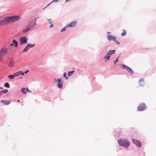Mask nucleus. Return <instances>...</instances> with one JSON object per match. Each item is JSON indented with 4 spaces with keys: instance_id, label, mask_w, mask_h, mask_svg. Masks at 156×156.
<instances>
[{
    "instance_id": "obj_1",
    "label": "nucleus",
    "mask_w": 156,
    "mask_h": 156,
    "mask_svg": "<svg viewBox=\"0 0 156 156\" xmlns=\"http://www.w3.org/2000/svg\"><path fill=\"white\" fill-rule=\"evenodd\" d=\"M20 19V16H17L5 17L3 20L4 22V24L6 25L10 23H13L18 21Z\"/></svg>"
},
{
    "instance_id": "obj_2",
    "label": "nucleus",
    "mask_w": 156,
    "mask_h": 156,
    "mask_svg": "<svg viewBox=\"0 0 156 156\" xmlns=\"http://www.w3.org/2000/svg\"><path fill=\"white\" fill-rule=\"evenodd\" d=\"M8 54V49L6 48H2L0 50V62L3 61V58Z\"/></svg>"
},
{
    "instance_id": "obj_3",
    "label": "nucleus",
    "mask_w": 156,
    "mask_h": 156,
    "mask_svg": "<svg viewBox=\"0 0 156 156\" xmlns=\"http://www.w3.org/2000/svg\"><path fill=\"white\" fill-rule=\"evenodd\" d=\"M118 143L121 146L125 147H128L129 145V143L127 141L122 139H120L118 140Z\"/></svg>"
},
{
    "instance_id": "obj_4",
    "label": "nucleus",
    "mask_w": 156,
    "mask_h": 156,
    "mask_svg": "<svg viewBox=\"0 0 156 156\" xmlns=\"http://www.w3.org/2000/svg\"><path fill=\"white\" fill-rule=\"evenodd\" d=\"M121 66L123 69L126 70L131 75H132L133 73V72L132 70L129 67L126 66L124 64H122Z\"/></svg>"
},
{
    "instance_id": "obj_5",
    "label": "nucleus",
    "mask_w": 156,
    "mask_h": 156,
    "mask_svg": "<svg viewBox=\"0 0 156 156\" xmlns=\"http://www.w3.org/2000/svg\"><path fill=\"white\" fill-rule=\"evenodd\" d=\"M28 38L26 37H22L20 39V41L21 45L27 43Z\"/></svg>"
},
{
    "instance_id": "obj_6",
    "label": "nucleus",
    "mask_w": 156,
    "mask_h": 156,
    "mask_svg": "<svg viewBox=\"0 0 156 156\" xmlns=\"http://www.w3.org/2000/svg\"><path fill=\"white\" fill-rule=\"evenodd\" d=\"M146 108L145 104L140 105L137 108V110L139 111H143L145 110Z\"/></svg>"
},
{
    "instance_id": "obj_7",
    "label": "nucleus",
    "mask_w": 156,
    "mask_h": 156,
    "mask_svg": "<svg viewBox=\"0 0 156 156\" xmlns=\"http://www.w3.org/2000/svg\"><path fill=\"white\" fill-rule=\"evenodd\" d=\"M34 46V44H28L23 50V52H27L29 49Z\"/></svg>"
},
{
    "instance_id": "obj_8",
    "label": "nucleus",
    "mask_w": 156,
    "mask_h": 156,
    "mask_svg": "<svg viewBox=\"0 0 156 156\" xmlns=\"http://www.w3.org/2000/svg\"><path fill=\"white\" fill-rule=\"evenodd\" d=\"M58 81V87L59 89H61L62 87L63 83L61 79L59 78L57 80Z\"/></svg>"
},
{
    "instance_id": "obj_9",
    "label": "nucleus",
    "mask_w": 156,
    "mask_h": 156,
    "mask_svg": "<svg viewBox=\"0 0 156 156\" xmlns=\"http://www.w3.org/2000/svg\"><path fill=\"white\" fill-rule=\"evenodd\" d=\"M77 24L76 21H74L66 25V27H74Z\"/></svg>"
},
{
    "instance_id": "obj_10",
    "label": "nucleus",
    "mask_w": 156,
    "mask_h": 156,
    "mask_svg": "<svg viewBox=\"0 0 156 156\" xmlns=\"http://www.w3.org/2000/svg\"><path fill=\"white\" fill-rule=\"evenodd\" d=\"M36 18L34 20L32 21L28 24L29 26H30L31 28L34 27L36 24Z\"/></svg>"
},
{
    "instance_id": "obj_11",
    "label": "nucleus",
    "mask_w": 156,
    "mask_h": 156,
    "mask_svg": "<svg viewBox=\"0 0 156 156\" xmlns=\"http://www.w3.org/2000/svg\"><path fill=\"white\" fill-rule=\"evenodd\" d=\"M132 140L133 143L137 146L140 147H141V143L140 141L135 139H133Z\"/></svg>"
},
{
    "instance_id": "obj_12",
    "label": "nucleus",
    "mask_w": 156,
    "mask_h": 156,
    "mask_svg": "<svg viewBox=\"0 0 156 156\" xmlns=\"http://www.w3.org/2000/svg\"><path fill=\"white\" fill-rule=\"evenodd\" d=\"M139 83L140 86H143L144 84V79L143 78L140 79L139 81Z\"/></svg>"
},
{
    "instance_id": "obj_13",
    "label": "nucleus",
    "mask_w": 156,
    "mask_h": 156,
    "mask_svg": "<svg viewBox=\"0 0 156 156\" xmlns=\"http://www.w3.org/2000/svg\"><path fill=\"white\" fill-rule=\"evenodd\" d=\"M32 28L30 27V26H29L28 25L23 30V33H25L26 32H27L30 29H31Z\"/></svg>"
},
{
    "instance_id": "obj_14",
    "label": "nucleus",
    "mask_w": 156,
    "mask_h": 156,
    "mask_svg": "<svg viewBox=\"0 0 156 156\" xmlns=\"http://www.w3.org/2000/svg\"><path fill=\"white\" fill-rule=\"evenodd\" d=\"M115 38H116L115 37L112 36L111 35H108V39L109 41H111L112 40L114 41Z\"/></svg>"
},
{
    "instance_id": "obj_15",
    "label": "nucleus",
    "mask_w": 156,
    "mask_h": 156,
    "mask_svg": "<svg viewBox=\"0 0 156 156\" xmlns=\"http://www.w3.org/2000/svg\"><path fill=\"white\" fill-rule=\"evenodd\" d=\"M1 102H3L4 104L5 105H8L10 103V101L9 100L8 101H3L2 100L1 101Z\"/></svg>"
},
{
    "instance_id": "obj_16",
    "label": "nucleus",
    "mask_w": 156,
    "mask_h": 156,
    "mask_svg": "<svg viewBox=\"0 0 156 156\" xmlns=\"http://www.w3.org/2000/svg\"><path fill=\"white\" fill-rule=\"evenodd\" d=\"M14 61L13 60H11L10 62L9 66L10 67H13L14 66Z\"/></svg>"
},
{
    "instance_id": "obj_17",
    "label": "nucleus",
    "mask_w": 156,
    "mask_h": 156,
    "mask_svg": "<svg viewBox=\"0 0 156 156\" xmlns=\"http://www.w3.org/2000/svg\"><path fill=\"white\" fill-rule=\"evenodd\" d=\"M115 51V50H111L108 51L107 53L110 55L114 53Z\"/></svg>"
},
{
    "instance_id": "obj_18",
    "label": "nucleus",
    "mask_w": 156,
    "mask_h": 156,
    "mask_svg": "<svg viewBox=\"0 0 156 156\" xmlns=\"http://www.w3.org/2000/svg\"><path fill=\"white\" fill-rule=\"evenodd\" d=\"M110 55L107 53L106 55L104 57L105 59H107V60H109L110 59Z\"/></svg>"
},
{
    "instance_id": "obj_19",
    "label": "nucleus",
    "mask_w": 156,
    "mask_h": 156,
    "mask_svg": "<svg viewBox=\"0 0 156 156\" xmlns=\"http://www.w3.org/2000/svg\"><path fill=\"white\" fill-rule=\"evenodd\" d=\"M12 43H13V44H15V47H17L18 46V43L15 40H13L12 41Z\"/></svg>"
},
{
    "instance_id": "obj_20",
    "label": "nucleus",
    "mask_w": 156,
    "mask_h": 156,
    "mask_svg": "<svg viewBox=\"0 0 156 156\" xmlns=\"http://www.w3.org/2000/svg\"><path fill=\"white\" fill-rule=\"evenodd\" d=\"M74 72V70L69 72L68 73V76H71L73 74Z\"/></svg>"
},
{
    "instance_id": "obj_21",
    "label": "nucleus",
    "mask_w": 156,
    "mask_h": 156,
    "mask_svg": "<svg viewBox=\"0 0 156 156\" xmlns=\"http://www.w3.org/2000/svg\"><path fill=\"white\" fill-rule=\"evenodd\" d=\"M126 31L125 30H123V32H122L121 34V35L122 36H125L126 35Z\"/></svg>"
},
{
    "instance_id": "obj_22",
    "label": "nucleus",
    "mask_w": 156,
    "mask_h": 156,
    "mask_svg": "<svg viewBox=\"0 0 156 156\" xmlns=\"http://www.w3.org/2000/svg\"><path fill=\"white\" fill-rule=\"evenodd\" d=\"M21 91L23 94H25L26 93V89L25 88H22L21 90Z\"/></svg>"
},
{
    "instance_id": "obj_23",
    "label": "nucleus",
    "mask_w": 156,
    "mask_h": 156,
    "mask_svg": "<svg viewBox=\"0 0 156 156\" xmlns=\"http://www.w3.org/2000/svg\"><path fill=\"white\" fill-rule=\"evenodd\" d=\"M8 91L7 90L5 89L3 90L2 91H0V93H1V94H2V93H3L4 94H5V93H7V92H8Z\"/></svg>"
},
{
    "instance_id": "obj_24",
    "label": "nucleus",
    "mask_w": 156,
    "mask_h": 156,
    "mask_svg": "<svg viewBox=\"0 0 156 156\" xmlns=\"http://www.w3.org/2000/svg\"><path fill=\"white\" fill-rule=\"evenodd\" d=\"M4 86L5 87H6L7 88H9V87H10V86H9V83H5L4 84Z\"/></svg>"
},
{
    "instance_id": "obj_25",
    "label": "nucleus",
    "mask_w": 156,
    "mask_h": 156,
    "mask_svg": "<svg viewBox=\"0 0 156 156\" xmlns=\"http://www.w3.org/2000/svg\"><path fill=\"white\" fill-rule=\"evenodd\" d=\"M14 77H15V76H14V74H13L12 75H9L8 76V77L9 79H13L14 78Z\"/></svg>"
},
{
    "instance_id": "obj_26",
    "label": "nucleus",
    "mask_w": 156,
    "mask_h": 156,
    "mask_svg": "<svg viewBox=\"0 0 156 156\" xmlns=\"http://www.w3.org/2000/svg\"><path fill=\"white\" fill-rule=\"evenodd\" d=\"M20 72L19 71L17 72L14 74V76L15 77L17 76L20 75Z\"/></svg>"
},
{
    "instance_id": "obj_27",
    "label": "nucleus",
    "mask_w": 156,
    "mask_h": 156,
    "mask_svg": "<svg viewBox=\"0 0 156 156\" xmlns=\"http://www.w3.org/2000/svg\"><path fill=\"white\" fill-rule=\"evenodd\" d=\"M5 25L4 22L3 20H0V26Z\"/></svg>"
},
{
    "instance_id": "obj_28",
    "label": "nucleus",
    "mask_w": 156,
    "mask_h": 156,
    "mask_svg": "<svg viewBox=\"0 0 156 156\" xmlns=\"http://www.w3.org/2000/svg\"><path fill=\"white\" fill-rule=\"evenodd\" d=\"M66 27V26L64 27L60 31L61 32H63L65 31L66 30V28L67 27Z\"/></svg>"
},
{
    "instance_id": "obj_29",
    "label": "nucleus",
    "mask_w": 156,
    "mask_h": 156,
    "mask_svg": "<svg viewBox=\"0 0 156 156\" xmlns=\"http://www.w3.org/2000/svg\"><path fill=\"white\" fill-rule=\"evenodd\" d=\"M58 0H53L52 2H51V3H50V4H48V5H47L46 6H48L51 3H52L53 2H58Z\"/></svg>"
},
{
    "instance_id": "obj_30",
    "label": "nucleus",
    "mask_w": 156,
    "mask_h": 156,
    "mask_svg": "<svg viewBox=\"0 0 156 156\" xmlns=\"http://www.w3.org/2000/svg\"><path fill=\"white\" fill-rule=\"evenodd\" d=\"M114 41L115 42V43L117 44H120V42L117 41L116 40V38L115 39H114Z\"/></svg>"
},
{
    "instance_id": "obj_31",
    "label": "nucleus",
    "mask_w": 156,
    "mask_h": 156,
    "mask_svg": "<svg viewBox=\"0 0 156 156\" xmlns=\"http://www.w3.org/2000/svg\"><path fill=\"white\" fill-rule=\"evenodd\" d=\"M118 57H117V58H116V59L115 60V61H114V64H115H115H116V62H118Z\"/></svg>"
},
{
    "instance_id": "obj_32",
    "label": "nucleus",
    "mask_w": 156,
    "mask_h": 156,
    "mask_svg": "<svg viewBox=\"0 0 156 156\" xmlns=\"http://www.w3.org/2000/svg\"><path fill=\"white\" fill-rule=\"evenodd\" d=\"M63 76L64 77H65L66 79H68V78L66 76V73H65L63 74Z\"/></svg>"
},
{
    "instance_id": "obj_33",
    "label": "nucleus",
    "mask_w": 156,
    "mask_h": 156,
    "mask_svg": "<svg viewBox=\"0 0 156 156\" xmlns=\"http://www.w3.org/2000/svg\"><path fill=\"white\" fill-rule=\"evenodd\" d=\"M20 72V75L21 74L22 75H24V74L25 73H24L22 71H19Z\"/></svg>"
},
{
    "instance_id": "obj_34",
    "label": "nucleus",
    "mask_w": 156,
    "mask_h": 156,
    "mask_svg": "<svg viewBox=\"0 0 156 156\" xmlns=\"http://www.w3.org/2000/svg\"><path fill=\"white\" fill-rule=\"evenodd\" d=\"M29 71V70H27L25 72H24V73H28Z\"/></svg>"
},
{
    "instance_id": "obj_35",
    "label": "nucleus",
    "mask_w": 156,
    "mask_h": 156,
    "mask_svg": "<svg viewBox=\"0 0 156 156\" xmlns=\"http://www.w3.org/2000/svg\"><path fill=\"white\" fill-rule=\"evenodd\" d=\"M54 26L53 24L52 23V24H51V25L50 26V27L51 28L52 27H53Z\"/></svg>"
},
{
    "instance_id": "obj_36",
    "label": "nucleus",
    "mask_w": 156,
    "mask_h": 156,
    "mask_svg": "<svg viewBox=\"0 0 156 156\" xmlns=\"http://www.w3.org/2000/svg\"><path fill=\"white\" fill-rule=\"evenodd\" d=\"M27 90L28 92H30V91L28 89V88H27Z\"/></svg>"
},
{
    "instance_id": "obj_37",
    "label": "nucleus",
    "mask_w": 156,
    "mask_h": 156,
    "mask_svg": "<svg viewBox=\"0 0 156 156\" xmlns=\"http://www.w3.org/2000/svg\"><path fill=\"white\" fill-rule=\"evenodd\" d=\"M49 23L50 24H52V23L51 21H50L49 22Z\"/></svg>"
},
{
    "instance_id": "obj_38",
    "label": "nucleus",
    "mask_w": 156,
    "mask_h": 156,
    "mask_svg": "<svg viewBox=\"0 0 156 156\" xmlns=\"http://www.w3.org/2000/svg\"><path fill=\"white\" fill-rule=\"evenodd\" d=\"M13 44H13V43H12V44H10V46H13Z\"/></svg>"
},
{
    "instance_id": "obj_39",
    "label": "nucleus",
    "mask_w": 156,
    "mask_h": 156,
    "mask_svg": "<svg viewBox=\"0 0 156 156\" xmlns=\"http://www.w3.org/2000/svg\"><path fill=\"white\" fill-rule=\"evenodd\" d=\"M3 89V88L2 87H0V89L2 90Z\"/></svg>"
},
{
    "instance_id": "obj_40",
    "label": "nucleus",
    "mask_w": 156,
    "mask_h": 156,
    "mask_svg": "<svg viewBox=\"0 0 156 156\" xmlns=\"http://www.w3.org/2000/svg\"><path fill=\"white\" fill-rule=\"evenodd\" d=\"M2 95V94H1V93H0V96Z\"/></svg>"
},
{
    "instance_id": "obj_41",
    "label": "nucleus",
    "mask_w": 156,
    "mask_h": 156,
    "mask_svg": "<svg viewBox=\"0 0 156 156\" xmlns=\"http://www.w3.org/2000/svg\"><path fill=\"white\" fill-rule=\"evenodd\" d=\"M17 101H18L19 103V102H20V100H17Z\"/></svg>"
},
{
    "instance_id": "obj_42",
    "label": "nucleus",
    "mask_w": 156,
    "mask_h": 156,
    "mask_svg": "<svg viewBox=\"0 0 156 156\" xmlns=\"http://www.w3.org/2000/svg\"><path fill=\"white\" fill-rule=\"evenodd\" d=\"M107 33H108V34H110V33L109 32H107Z\"/></svg>"
}]
</instances>
